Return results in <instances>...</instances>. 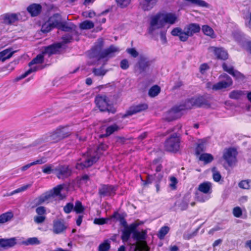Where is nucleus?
<instances>
[{"label": "nucleus", "instance_id": "1", "mask_svg": "<svg viewBox=\"0 0 251 251\" xmlns=\"http://www.w3.org/2000/svg\"><path fill=\"white\" fill-rule=\"evenodd\" d=\"M103 46V41L102 39L98 40L97 45L92 49L90 53V57L96 58L98 60L104 59V63L102 66L100 68H93L92 72L95 76H103L108 70L104 68L103 65L105 62L111 57L114 55V53L119 52L120 49L117 47L113 45L110 46L108 48L102 50Z\"/></svg>", "mask_w": 251, "mask_h": 251}, {"label": "nucleus", "instance_id": "2", "mask_svg": "<svg viewBox=\"0 0 251 251\" xmlns=\"http://www.w3.org/2000/svg\"><path fill=\"white\" fill-rule=\"evenodd\" d=\"M107 146L101 144L97 148L95 151L89 150L79 160L76 164V168L78 170L83 169L91 166L100 158L101 154V151L106 149Z\"/></svg>", "mask_w": 251, "mask_h": 251}, {"label": "nucleus", "instance_id": "3", "mask_svg": "<svg viewBox=\"0 0 251 251\" xmlns=\"http://www.w3.org/2000/svg\"><path fill=\"white\" fill-rule=\"evenodd\" d=\"M44 61V56L43 54H39L37 56L34 58L29 63V66L30 67V68L26 71L24 74L21 75L19 77L17 78V80H20L23 78H25L28 75H29L30 74L33 72H35L40 69H41V68L40 66H38L37 65H35L34 66H32L33 65H36V64H41Z\"/></svg>", "mask_w": 251, "mask_h": 251}, {"label": "nucleus", "instance_id": "4", "mask_svg": "<svg viewBox=\"0 0 251 251\" xmlns=\"http://www.w3.org/2000/svg\"><path fill=\"white\" fill-rule=\"evenodd\" d=\"M165 148L169 151H176L179 148V138L178 135L175 133L165 142Z\"/></svg>", "mask_w": 251, "mask_h": 251}, {"label": "nucleus", "instance_id": "5", "mask_svg": "<svg viewBox=\"0 0 251 251\" xmlns=\"http://www.w3.org/2000/svg\"><path fill=\"white\" fill-rule=\"evenodd\" d=\"M95 103L100 111H108L114 113L115 110L111 109L109 100L105 95H98L95 98Z\"/></svg>", "mask_w": 251, "mask_h": 251}, {"label": "nucleus", "instance_id": "6", "mask_svg": "<svg viewBox=\"0 0 251 251\" xmlns=\"http://www.w3.org/2000/svg\"><path fill=\"white\" fill-rule=\"evenodd\" d=\"M200 25L198 24H190L186 25L184 28V33L181 36V41L185 42L189 37L192 36L194 34L200 32Z\"/></svg>", "mask_w": 251, "mask_h": 251}, {"label": "nucleus", "instance_id": "7", "mask_svg": "<svg viewBox=\"0 0 251 251\" xmlns=\"http://www.w3.org/2000/svg\"><path fill=\"white\" fill-rule=\"evenodd\" d=\"M147 235V232L145 230L135 231L132 235L133 238L140 242L139 246L142 251H149L150 250L146 242L144 241L146 239Z\"/></svg>", "mask_w": 251, "mask_h": 251}, {"label": "nucleus", "instance_id": "8", "mask_svg": "<svg viewBox=\"0 0 251 251\" xmlns=\"http://www.w3.org/2000/svg\"><path fill=\"white\" fill-rule=\"evenodd\" d=\"M220 81L212 85V88L215 90L226 88L232 84L231 78L226 74H224L220 75Z\"/></svg>", "mask_w": 251, "mask_h": 251}, {"label": "nucleus", "instance_id": "9", "mask_svg": "<svg viewBox=\"0 0 251 251\" xmlns=\"http://www.w3.org/2000/svg\"><path fill=\"white\" fill-rule=\"evenodd\" d=\"M237 151L232 148L225 149L223 152V157L230 166L234 164L236 161Z\"/></svg>", "mask_w": 251, "mask_h": 251}, {"label": "nucleus", "instance_id": "10", "mask_svg": "<svg viewBox=\"0 0 251 251\" xmlns=\"http://www.w3.org/2000/svg\"><path fill=\"white\" fill-rule=\"evenodd\" d=\"M164 25L160 14H157L151 18L149 31L152 33L154 30L162 27Z\"/></svg>", "mask_w": 251, "mask_h": 251}, {"label": "nucleus", "instance_id": "11", "mask_svg": "<svg viewBox=\"0 0 251 251\" xmlns=\"http://www.w3.org/2000/svg\"><path fill=\"white\" fill-rule=\"evenodd\" d=\"M182 107L176 106L168 111L164 115V118L168 121H171L180 117V112L183 111Z\"/></svg>", "mask_w": 251, "mask_h": 251}, {"label": "nucleus", "instance_id": "12", "mask_svg": "<svg viewBox=\"0 0 251 251\" xmlns=\"http://www.w3.org/2000/svg\"><path fill=\"white\" fill-rule=\"evenodd\" d=\"M151 65V61L144 55H140L139 60L135 66V69L139 73L146 71Z\"/></svg>", "mask_w": 251, "mask_h": 251}, {"label": "nucleus", "instance_id": "13", "mask_svg": "<svg viewBox=\"0 0 251 251\" xmlns=\"http://www.w3.org/2000/svg\"><path fill=\"white\" fill-rule=\"evenodd\" d=\"M67 228L65 222L63 220L59 219L54 220L53 222L52 231L58 234L63 233Z\"/></svg>", "mask_w": 251, "mask_h": 251}, {"label": "nucleus", "instance_id": "14", "mask_svg": "<svg viewBox=\"0 0 251 251\" xmlns=\"http://www.w3.org/2000/svg\"><path fill=\"white\" fill-rule=\"evenodd\" d=\"M56 175L59 179H64L71 174V170L68 166H59L56 169Z\"/></svg>", "mask_w": 251, "mask_h": 251}, {"label": "nucleus", "instance_id": "15", "mask_svg": "<svg viewBox=\"0 0 251 251\" xmlns=\"http://www.w3.org/2000/svg\"><path fill=\"white\" fill-rule=\"evenodd\" d=\"M208 50L209 51L213 52L218 59L226 60L228 58V54L226 51L222 48L210 47Z\"/></svg>", "mask_w": 251, "mask_h": 251}, {"label": "nucleus", "instance_id": "16", "mask_svg": "<svg viewBox=\"0 0 251 251\" xmlns=\"http://www.w3.org/2000/svg\"><path fill=\"white\" fill-rule=\"evenodd\" d=\"M159 14L161 19L163 20L164 24H169L170 25H174L177 21V17L175 14L172 13Z\"/></svg>", "mask_w": 251, "mask_h": 251}, {"label": "nucleus", "instance_id": "17", "mask_svg": "<svg viewBox=\"0 0 251 251\" xmlns=\"http://www.w3.org/2000/svg\"><path fill=\"white\" fill-rule=\"evenodd\" d=\"M115 188L112 185H103L99 190V193L100 197L110 196L114 194Z\"/></svg>", "mask_w": 251, "mask_h": 251}, {"label": "nucleus", "instance_id": "18", "mask_svg": "<svg viewBox=\"0 0 251 251\" xmlns=\"http://www.w3.org/2000/svg\"><path fill=\"white\" fill-rule=\"evenodd\" d=\"M148 106L146 104H140L137 105L132 106L126 112L124 117H126L131 116L137 113L140 112L147 109Z\"/></svg>", "mask_w": 251, "mask_h": 251}, {"label": "nucleus", "instance_id": "19", "mask_svg": "<svg viewBox=\"0 0 251 251\" xmlns=\"http://www.w3.org/2000/svg\"><path fill=\"white\" fill-rule=\"evenodd\" d=\"M58 28L65 32H69V33H72V34L78 35L77 27L73 24H68L65 22H62Z\"/></svg>", "mask_w": 251, "mask_h": 251}, {"label": "nucleus", "instance_id": "20", "mask_svg": "<svg viewBox=\"0 0 251 251\" xmlns=\"http://www.w3.org/2000/svg\"><path fill=\"white\" fill-rule=\"evenodd\" d=\"M198 189L200 192L208 196L212 192V184L208 181L203 182L199 185Z\"/></svg>", "mask_w": 251, "mask_h": 251}, {"label": "nucleus", "instance_id": "21", "mask_svg": "<svg viewBox=\"0 0 251 251\" xmlns=\"http://www.w3.org/2000/svg\"><path fill=\"white\" fill-rule=\"evenodd\" d=\"M61 47V43H56L46 47L42 53L43 54H48L49 55H50L52 54L57 53Z\"/></svg>", "mask_w": 251, "mask_h": 251}, {"label": "nucleus", "instance_id": "22", "mask_svg": "<svg viewBox=\"0 0 251 251\" xmlns=\"http://www.w3.org/2000/svg\"><path fill=\"white\" fill-rule=\"evenodd\" d=\"M17 244L15 237L8 239H0V247L8 249L14 247Z\"/></svg>", "mask_w": 251, "mask_h": 251}, {"label": "nucleus", "instance_id": "23", "mask_svg": "<svg viewBox=\"0 0 251 251\" xmlns=\"http://www.w3.org/2000/svg\"><path fill=\"white\" fill-rule=\"evenodd\" d=\"M42 10V6L40 4L33 3L27 7V11L32 17H35L39 15Z\"/></svg>", "mask_w": 251, "mask_h": 251}, {"label": "nucleus", "instance_id": "24", "mask_svg": "<svg viewBox=\"0 0 251 251\" xmlns=\"http://www.w3.org/2000/svg\"><path fill=\"white\" fill-rule=\"evenodd\" d=\"M48 21L54 28H58L62 23L61 16L58 13L54 14Z\"/></svg>", "mask_w": 251, "mask_h": 251}, {"label": "nucleus", "instance_id": "25", "mask_svg": "<svg viewBox=\"0 0 251 251\" xmlns=\"http://www.w3.org/2000/svg\"><path fill=\"white\" fill-rule=\"evenodd\" d=\"M51 193H50L49 192H47L45 194H42L40 197L36 198L34 200V203L35 205H41L45 202H46L48 201V200L51 198Z\"/></svg>", "mask_w": 251, "mask_h": 251}, {"label": "nucleus", "instance_id": "26", "mask_svg": "<svg viewBox=\"0 0 251 251\" xmlns=\"http://www.w3.org/2000/svg\"><path fill=\"white\" fill-rule=\"evenodd\" d=\"M3 23L7 25H11L18 20V17L15 14H7L3 16Z\"/></svg>", "mask_w": 251, "mask_h": 251}, {"label": "nucleus", "instance_id": "27", "mask_svg": "<svg viewBox=\"0 0 251 251\" xmlns=\"http://www.w3.org/2000/svg\"><path fill=\"white\" fill-rule=\"evenodd\" d=\"M16 51L15 50H13L12 48L6 49L0 51V55L2 58V62H4L6 59L11 58Z\"/></svg>", "mask_w": 251, "mask_h": 251}, {"label": "nucleus", "instance_id": "28", "mask_svg": "<svg viewBox=\"0 0 251 251\" xmlns=\"http://www.w3.org/2000/svg\"><path fill=\"white\" fill-rule=\"evenodd\" d=\"M223 68L225 71L227 72L235 77L240 78L242 76L241 74L239 72L234 70L233 67L230 66H228L225 63L223 64Z\"/></svg>", "mask_w": 251, "mask_h": 251}, {"label": "nucleus", "instance_id": "29", "mask_svg": "<svg viewBox=\"0 0 251 251\" xmlns=\"http://www.w3.org/2000/svg\"><path fill=\"white\" fill-rule=\"evenodd\" d=\"M195 100L196 106L208 107L210 106L208 101L202 97H199Z\"/></svg>", "mask_w": 251, "mask_h": 251}, {"label": "nucleus", "instance_id": "30", "mask_svg": "<svg viewBox=\"0 0 251 251\" xmlns=\"http://www.w3.org/2000/svg\"><path fill=\"white\" fill-rule=\"evenodd\" d=\"M63 188V185H59L54 188L53 189L49 192V193L52 194L51 197L58 196L60 199H63L64 196L61 194V192Z\"/></svg>", "mask_w": 251, "mask_h": 251}, {"label": "nucleus", "instance_id": "31", "mask_svg": "<svg viewBox=\"0 0 251 251\" xmlns=\"http://www.w3.org/2000/svg\"><path fill=\"white\" fill-rule=\"evenodd\" d=\"M190 195L188 194L185 195L183 198L181 202L179 204V207L182 210H185L187 208L188 203L190 201Z\"/></svg>", "mask_w": 251, "mask_h": 251}, {"label": "nucleus", "instance_id": "32", "mask_svg": "<svg viewBox=\"0 0 251 251\" xmlns=\"http://www.w3.org/2000/svg\"><path fill=\"white\" fill-rule=\"evenodd\" d=\"M157 0H144L142 7L144 10H150L155 5Z\"/></svg>", "mask_w": 251, "mask_h": 251}, {"label": "nucleus", "instance_id": "33", "mask_svg": "<svg viewBox=\"0 0 251 251\" xmlns=\"http://www.w3.org/2000/svg\"><path fill=\"white\" fill-rule=\"evenodd\" d=\"M46 159L45 158H42L40 159L37 160L34 162H32L30 163L27 164L21 168V170L22 171H25L29 169L32 166L36 165V164H42L46 162Z\"/></svg>", "mask_w": 251, "mask_h": 251}, {"label": "nucleus", "instance_id": "34", "mask_svg": "<svg viewBox=\"0 0 251 251\" xmlns=\"http://www.w3.org/2000/svg\"><path fill=\"white\" fill-rule=\"evenodd\" d=\"M193 106H196L195 100L194 98H192L186 101L183 104L179 105V107H182L183 108V110H184L191 109Z\"/></svg>", "mask_w": 251, "mask_h": 251}, {"label": "nucleus", "instance_id": "35", "mask_svg": "<svg viewBox=\"0 0 251 251\" xmlns=\"http://www.w3.org/2000/svg\"><path fill=\"white\" fill-rule=\"evenodd\" d=\"M160 158L155 159L152 162L151 168V170L154 169L156 172H159L162 169V166L160 164Z\"/></svg>", "mask_w": 251, "mask_h": 251}, {"label": "nucleus", "instance_id": "36", "mask_svg": "<svg viewBox=\"0 0 251 251\" xmlns=\"http://www.w3.org/2000/svg\"><path fill=\"white\" fill-rule=\"evenodd\" d=\"M202 31L205 35L210 36L212 38L215 37L214 31L209 26L207 25H203L202 26Z\"/></svg>", "mask_w": 251, "mask_h": 251}, {"label": "nucleus", "instance_id": "37", "mask_svg": "<svg viewBox=\"0 0 251 251\" xmlns=\"http://www.w3.org/2000/svg\"><path fill=\"white\" fill-rule=\"evenodd\" d=\"M75 35L77 36L78 35L72 34V33H69L63 36L62 37V41L60 43L62 44V46L64 44L72 42L73 41V37Z\"/></svg>", "mask_w": 251, "mask_h": 251}, {"label": "nucleus", "instance_id": "38", "mask_svg": "<svg viewBox=\"0 0 251 251\" xmlns=\"http://www.w3.org/2000/svg\"><path fill=\"white\" fill-rule=\"evenodd\" d=\"M60 132L58 130L55 131L51 133L49 136V141L51 142H56L62 139Z\"/></svg>", "mask_w": 251, "mask_h": 251}, {"label": "nucleus", "instance_id": "39", "mask_svg": "<svg viewBox=\"0 0 251 251\" xmlns=\"http://www.w3.org/2000/svg\"><path fill=\"white\" fill-rule=\"evenodd\" d=\"M13 216L12 213L6 212L0 215V223L2 224L9 221Z\"/></svg>", "mask_w": 251, "mask_h": 251}, {"label": "nucleus", "instance_id": "40", "mask_svg": "<svg viewBox=\"0 0 251 251\" xmlns=\"http://www.w3.org/2000/svg\"><path fill=\"white\" fill-rule=\"evenodd\" d=\"M23 244L26 246L29 245H39L40 244V241L37 237H32L28 238L26 240L23 241Z\"/></svg>", "mask_w": 251, "mask_h": 251}, {"label": "nucleus", "instance_id": "41", "mask_svg": "<svg viewBox=\"0 0 251 251\" xmlns=\"http://www.w3.org/2000/svg\"><path fill=\"white\" fill-rule=\"evenodd\" d=\"M94 26V23L90 21H85L80 24V28L81 29H90Z\"/></svg>", "mask_w": 251, "mask_h": 251}, {"label": "nucleus", "instance_id": "42", "mask_svg": "<svg viewBox=\"0 0 251 251\" xmlns=\"http://www.w3.org/2000/svg\"><path fill=\"white\" fill-rule=\"evenodd\" d=\"M119 129V127L116 124H114L108 126L106 129V133L105 135L108 136Z\"/></svg>", "mask_w": 251, "mask_h": 251}, {"label": "nucleus", "instance_id": "43", "mask_svg": "<svg viewBox=\"0 0 251 251\" xmlns=\"http://www.w3.org/2000/svg\"><path fill=\"white\" fill-rule=\"evenodd\" d=\"M169 229L170 228L168 226H164L162 227L157 234L158 237L160 239H163L165 235L168 233Z\"/></svg>", "mask_w": 251, "mask_h": 251}, {"label": "nucleus", "instance_id": "44", "mask_svg": "<svg viewBox=\"0 0 251 251\" xmlns=\"http://www.w3.org/2000/svg\"><path fill=\"white\" fill-rule=\"evenodd\" d=\"M200 160L207 163L211 162L213 160V157L210 154L203 153L200 155Z\"/></svg>", "mask_w": 251, "mask_h": 251}, {"label": "nucleus", "instance_id": "45", "mask_svg": "<svg viewBox=\"0 0 251 251\" xmlns=\"http://www.w3.org/2000/svg\"><path fill=\"white\" fill-rule=\"evenodd\" d=\"M184 33V29L182 30L179 27H176L171 31V34L174 36H178L179 40L181 41V36Z\"/></svg>", "mask_w": 251, "mask_h": 251}, {"label": "nucleus", "instance_id": "46", "mask_svg": "<svg viewBox=\"0 0 251 251\" xmlns=\"http://www.w3.org/2000/svg\"><path fill=\"white\" fill-rule=\"evenodd\" d=\"M131 233L127 228L125 227V229L122 231L121 239L124 242H127L131 235Z\"/></svg>", "mask_w": 251, "mask_h": 251}, {"label": "nucleus", "instance_id": "47", "mask_svg": "<svg viewBox=\"0 0 251 251\" xmlns=\"http://www.w3.org/2000/svg\"><path fill=\"white\" fill-rule=\"evenodd\" d=\"M160 92V88L157 85L152 86L149 91V95L151 97L157 96Z\"/></svg>", "mask_w": 251, "mask_h": 251}, {"label": "nucleus", "instance_id": "48", "mask_svg": "<svg viewBox=\"0 0 251 251\" xmlns=\"http://www.w3.org/2000/svg\"><path fill=\"white\" fill-rule=\"evenodd\" d=\"M53 28H54L53 26L47 21L42 25L41 30L43 32L46 33L50 31Z\"/></svg>", "mask_w": 251, "mask_h": 251}, {"label": "nucleus", "instance_id": "49", "mask_svg": "<svg viewBox=\"0 0 251 251\" xmlns=\"http://www.w3.org/2000/svg\"><path fill=\"white\" fill-rule=\"evenodd\" d=\"M74 209L76 213L78 214L83 212L84 210V208L82 206L81 202L77 201L75 203Z\"/></svg>", "mask_w": 251, "mask_h": 251}, {"label": "nucleus", "instance_id": "50", "mask_svg": "<svg viewBox=\"0 0 251 251\" xmlns=\"http://www.w3.org/2000/svg\"><path fill=\"white\" fill-rule=\"evenodd\" d=\"M117 5L122 8L127 7L131 2V0H115Z\"/></svg>", "mask_w": 251, "mask_h": 251}, {"label": "nucleus", "instance_id": "51", "mask_svg": "<svg viewBox=\"0 0 251 251\" xmlns=\"http://www.w3.org/2000/svg\"><path fill=\"white\" fill-rule=\"evenodd\" d=\"M30 186V185H24V186H23L20 188H19L13 191L12 192H10V193L8 194L7 195V196H12L17 193L23 192V191L26 190Z\"/></svg>", "mask_w": 251, "mask_h": 251}, {"label": "nucleus", "instance_id": "52", "mask_svg": "<svg viewBox=\"0 0 251 251\" xmlns=\"http://www.w3.org/2000/svg\"><path fill=\"white\" fill-rule=\"evenodd\" d=\"M243 95V92L241 91L235 90L232 91L229 94V97L232 99H239Z\"/></svg>", "mask_w": 251, "mask_h": 251}, {"label": "nucleus", "instance_id": "53", "mask_svg": "<svg viewBox=\"0 0 251 251\" xmlns=\"http://www.w3.org/2000/svg\"><path fill=\"white\" fill-rule=\"evenodd\" d=\"M212 172L213 174V178L215 181L218 182L221 178V175L220 173L218 171L216 167H214L212 169Z\"/></svg>", "mask_w": 251, "mask_h": 251}, {"label": "nucleus", "instance_id": "54", "mask_svg": "<svg viewBox=\"0 0 251 251\" xmlns=\"http://www.w3.org/2000/svg\"><path fill=\"white\" fill-rule=\"evenodd\" d=\"M196 198L200 202H204L209 199V196L207 195L203 196V194L197 192L196 193Z\"/></svg>", "mask_w": 251, "mask_h": 251}, {"label": "nucleus", "instance_id": "55", "mask_svg": "<svg viewBox=\"0 0 251 251\" xmlns=\"http://www.w3.org/2000/svg\"><path fill=\"white\" fill-rule=\"evenodd\" d=\"M110 244L107 241L100 245L99 247V251H107L110 249Z\"/></svg>", "mask_w": 251, "mask_h": 251}, {"label": "nucleus", "instance_id": "56", "mask_svg": "<svg viewBox=\"0 0 251 251\" xmlns=\"http://www.w3.org/2000/svg\"><path fill=\"white\" fill-rule=\"evenodd\" d=\"M59 132H60V135H61V137L62 139L65 138L69 136V133L67 131L66 127H62L57 129Z\"/></svg>", "mask_w": 251, "mask_h": 251}, {"label": "nucleus", "instance_id": "57", "mask_svg": "<svg viewBox=\"0 0 251 251\" xmlns=\"http://www.w3.org/2000/svg\"><path fill=\"white\" fill-rule=\"evenodd\" d=\"M74 207L73 203L69 202L64 207L63 210L65 213L69 214L74 209Z\"/></svg>", "mask_w": 251, "mask_h": 251}, {"label": "nucleus", "instance_id": "58", "mask_svg": "<svg viewBox=\"0 0 251 251\" xmlns=\"http://www.w3.org/2000/svg\"><path fill=\"white\" fill-rule=\"evenodd\" d=\"M186 1H189L192 3L201 6H206V3L202 0H185Z\"/></svg>", "mask_w": 251, "mask_h": 251}, {"label": "nucleus", "instance_id": "59", "mask_svg": "<svg viewBox=\"0 0 251 251\" xmlns=\"http://www.w3.org/2000/svg\"><path fill=\"white\" fill-rule=\"evenodd\" d=\"M239 186L243 189H249L250 188V182L247 180L241 181L239 183Z\"/></svg>", "mask_w": 251, "mask_h": 251}, {"label": "nucleus", "instance_id": "60", "mask_svg": "<svg viewBox=\"0 0 251 251\" xmlns=\"http://www.w3.org/2000/svg\"><path fill=\"white\" fill-rule=\"evenodd\" d=\"M46 220V216L45 215H38L34 217V221L36 224H41L43 223Z\"/></svg>", "mask_w": 251, "mask_h": 251}, {"label": "nucleus", "instance_id": "61", "mask_svg": "<svg viewBox=\"0 0 251 251\" xmlns=\"http://www.w3.org/2000/svg\"><path fill=\"white\" fill-rule=\"evenodd\" d=\"M126 52L134 58L139 55L138 51L134 48H128L126 49Z\"/></svg>", "mask_w": 251, "mask_h": 251}, {"label": "nucleus", "instance_id": "62", "mask_svg": "<svg viewBox=\"0 0 251 251\" xmlns=\"http://www.w3.org/2000/svg\"><path fill=\"white\" fill-rule=\"evenodd\" d=\"M233 214L235 217H240L242 214L241 209L238 206L234 207L233 210Z\"/></svg>", "mask_w": 251, "mask_h": 251}, {"label": "nucleus", "instance_id": "63", "mask_svg": "<svg viewBox=\"0 0 251 251\" xmlns=\"http://www.w3.org/2000/svg\"><path fill=\"white\" fill-rule=\"evenodd\" d=\"M120 67L123 70H126L129 68V63L127 59L122 60L120 62Z\"/></svg>", "mask_w": 251, "mask_h": 251}, {"label": "nucleus", "instance_id": "64", "mask_svg": "<svg viewBox=\"0 0 251 251\" xmlns=\"http://www.w3.org/2000/svg\"><path fill=\"white\" fill-rule=\"evenodd\" d=\"M204 143L203 142L199 143L196 148V153L198 154H200L201 151L204 150Z\"/></svg>", "mask_w": 251, "mask_h": 251}]
</instances>
